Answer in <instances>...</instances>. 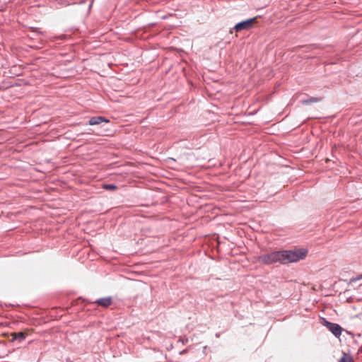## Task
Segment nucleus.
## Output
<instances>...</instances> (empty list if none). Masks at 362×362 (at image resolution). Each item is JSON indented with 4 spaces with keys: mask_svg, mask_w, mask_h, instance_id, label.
Instances as JSON below:
<instances>
[{
    "mask_svg": "<svg viewBox=\"0 0 362 362\" xmlns=\"http://www.w3.org/2000/svg\"><path fill=\"white\" fill-rule=\"evenodd\" d=\"M308 254L306 249H298L295 250L275 251L259 257V262L264 264L280 263L286 264L296 262L305 258Z\"/></svg>",
    "mask_w": 362,
    "mask_h": 362,
    "instance_id": "f257e3e1",
    "label": "nucleus"
},
{
    "mask_svg": "<svg viewBox=\"0 0 362 362\" xmlns=\"http://www.w3.org/2000/svg\"><path fill=\"white\" fill-rule=\"evenodd\" d=\"M257 17H254L252 18L247 19L245 21L238 23L235 26L234 29L237 32H240L242 30H247L252 28L254 23L256 22Z\"/></svg>",
    "mask_w": 362,
    "mask_h": 362,
    "instance_id": "f03ea898",
    "label": "nucleus"
},
{
    "mask_svg": "<svg viewBox=\"0 0 362 362\" xmlns=\"http://www.w3.org/2000/svg\"><path fill=\"white\" fill-rule=\"evenodd\" d=\"M326 327L337 337H339L341 334V327L338 324L326 321Z\"/></svg>",
    "mask_w": 362,
    "mask_h": 362,
    "instance_id": "7ed1b4c3",
    "label": "nucleus"
},
{
    "mask_svg": "<svg viewBox=\"0 0 362 362\" xmlns=\"http://www.w3.org/2000/svg\"><path fill=\"white\" fill-rule=\"evenodd\" d=\"M112 298L110 296L104 297L101 298L97 299L94 303L97 304L99 306L103 307V308H107L110 306L112 303Z\"/></svg>",
    "mask_w": 362,
    "mask_h": 362,
    "instance_id": "20e7f679",
    "label": "nucleus"
},
{
    "mask_svg": "<svg viewBox=\"0 0 362 362\" xmlns=\"http://www.w3.org/2000/svg\"><path fill=\"white\" fill-rule=\"evenodd\" d=\"M103 122L107 123L109 120L104 117L98 116L91 117L88 121V124L90 125H97Z\"/></svg>",
    "mask_w": 362,
    "mask_h": 362,
    "instance_id": "39448f33",
    "label": "nucleus"
},
{
    "mask_svg": "<svg viewBox=\"0 0 362 362\" xmlns=\"http://www.w3.org/2000/svg\"><path fill=\"white\" fill-rule=\"evenodd\" d=\"M321 100V98H317V97H310L307 100H302V104L303 105H309L313 103H317Z\"/></svg>",
    "mask_w": 362,
    "mask_h": 362,
    "instance_id": "423d86ee",
    "label": "nucleus"
},
{
    "mask_svg": "<svg viewBox=\"0 0 362 362\" xmlns=\"http://www.w3.org/2000/svg\"><path fill=\"white\" fill-rule=\"evenodd\" d=\"M13 341L18 340V341H22L23 339H25V337L24 333L23 332H18L13 334Z\"/></svg>",
    "mask_w": 362,
    "mask_h": 362,
    "instance_id": "0eeeda50",
    "label": "nucleus"
},
{
    "mask_svg": "<svg viewBox=\"0 0 362 362\" xmlns=\"http://www.w3.org/2000/svg\"><path fill=\"white\" fill-rule=\"evenodd\" d=\"M339 362H354L352 357L350 355L344 354L341 358Z\"/></svg>",
    "mask_w": 362,
    "mask_h": 362,
    "instance_id": "6e6552de",
    "label": "nucleus"
},
{
    "mask_svg": "<svg viewBox=\"0 0 362 362\" xmlns=\"http://www.w3.org/2000/svg\"><path fill=\"white\" fill-rule=\"evenodd\" d=\"M103 188L105 189H107V190H114V189H117V186H115V185H112V184L104 185Z\"/></svg>",
    "mask_w": 362,
    "mask_h": 362,
    "instance_id": "1a4fd4ad",
    "label": "nucleus"
},
{
    "mask_svg": "<svg viewBox=\"0 0 362 362\" xmlns=\"http://www.w3.org/2000/svg\"><path fill=\"white\" fill-rule=\"evenodd\" d=\"M361 278H362V275H361Z\"/></svg>",
    "mask_w": 362,
    "mask_h": 362,
    "instance_id": "9d476101",
    "label": "nucleus"
}]
</instances>
